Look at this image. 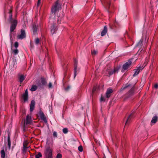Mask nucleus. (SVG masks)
Returning <instances> with one entry per match:
<instances>
[{
	"label": "nucleus",
	"mask_w": 158,
	"mask_h": 158,
	"mask_svg": "<svg viewBox=\"0 0 158 158\" xmlns=\"http://www.w3.org/2000/svg\"><path fill=\"white\" fill-rule=\"evenodd\" d=\"M37 89V87L35 85H33L31 89V90L32 91H34Z\"/></svg>",
	"instance_id": "20"
},
{
	"label": "nucleus",
	"mask_w": 158,
	"mask_h": 158,
	"mask_svg": "<svg viewBox=\"0 0 158 158\" xmlns=\"http://www.w3.org/2000/svg\"><path fill=\"white\" fill-rule=\"evenodd\" d=\"M148 39L147 37H145L144 39L143 38L142 39L137 43L135 48L139 49H145L146 48L145 47H144L143 46V43L144 41V43H147L148 42Z\"/></svg>",
	"instance_id": "1"
},
{
	"label": "nucleus",
	"mask_w": 158,
	"mask_h": 158,
	"mask_svg": "<svg viewBox=\"0 0 158 158\" xmlns=\"http://www.w3.org/2000/svg\"><path fill=\"white\" fill-rule=\"evenodd\" d=\"M10 20H11L12 19V15L11 14L10 15V13H11V11H10Z\"/></svg>",
	"instance_id": "37"
},
{
	"label": "nucleus",
	"mask_w": 158,
	"mask_h": 158,
	"mask_svg": "<svg viewBox=\"0 0 158 158\" xmlns=\"http://www.w3.org/2000/svg\"><path fill=\"white\" fill-rule=\"evenodd\" d=\"M33 32L34 34H35L36 33L37 31V29L36 27V26H33Z\"/></svg>",
	"instance_id": "26"
},
{
	"label": "nucleus",
	"mask_w": 158,
	"mask_h": 158,
	"mask_svg": "<svg viewBox=\"0 0 158 158\" xmlns=\"http://www.w3.org/2000/svg\"><path fill=\"white\" fill-rule=\"evenodd\" d=\"M59 19H58V23L59 22Z\"/></svg>",
	"instance_id": "45"
},
{
	"label": "nucleus",
	"mask_w": 158,
	"mask_h": 158,
	"mask_svg": "<svg viewBox=\"0 0 158 158\" xmlns=\"http://www.w3.org/2000/svg\"><path fill=\"white\" fill-rule=\"evenodd\" d=\"M35 105V102L34 100H32L30 105V111L32 112L34 109Z\"/></svg>",
	"instance_id": "12"
},
{
	"label": "nucleus",
	"mask_w": 158,
	"mask_h": 158,
	"mask_svg": "<svg viewBox=\"0 0 158 158\" xmlns=\"http://www.w3.org/2000/svg\"><path fill=\"white\" fill-rule=\"evenodd\" d=\"M63 131L64 134H66L68 132V130L67 128H64L63 129Z\"/></svg>",
	"instance_id": "28"
},
{
	"label": "nucleus",
	"mask_w": 158,
	"mask_h": 158,
	"mask_svg": "<svg viewBox=\"0 0 158 158\" xmlns=\"http://www.w3.org/2000/svg\"><path fill=\"white\" fill-rule=\"evenodd\" d=\"M79 151L80 152H82L83 151V148L81 146H80L78 148Z\"/></svg>",
	"instance_id": "30"
},
{
	"label": "nucleus",
	"mask_w": 158,
	"mask_h": 158,
	"mask_svg": "<svg viewBox=\"0 0 158 158\" xmlns=\"http://www.w3.org/2000/svg\"><path fill=\"white\" fill-rule=\"evenodd\" d=\"M11 22V24L10 27V31L11 32H12L15 28L17 25V21L16 20H13Z\"/></svg>",
	"instance_id": "7"
},
{
	"label": "nucleus",
	"mask_w": 158,
	"mask_h": 158,
	"mask_svg": "<svg viewBox=\"0 0 158 158\" xmlns=\"http://www.w3.org/2000/svg\"><path fill=\"white\" fill-rule=\"evenodd\" d=\"M43 85H44L45 83H43Z\"/></svg>",
	"instance_id": "44"
},
{
	"label": "nucleus",
	"mask_w": 158,
	"mask_h": 158,
	"mask_svg": "<svg viewBox=\"0 0 158 158\" xmlns=\"http://www.w3.org/2000/svg\"><path fill=\"white\" fill-rule=\"evenodd\" d=\"M35 44L36 45H38L40 44V40L38 38H36L34 40Z\"/></svg>",
	"instance_id": "22"
},
{
	"label": "nucleus",
	"mask_w": 158,
	"mask_h": 158,
	"mask_svg": "<svg viewBox=\"0 0 158 158\" xmlns=\"http://www.w3.org/2000/svg\"><path fill=\"white\" fill-rule=\"evenodd\" d=\"M1 156L3 158H4L5 157V152L4 150H2L1 152Z\"/></svg>",
	"instance_id": "23"
},
{
	"label": "nucleus",
	"mask_w": 158,
	"mask_h": 158,
	"mask_svg": "<svg viewBox=\"0 0 158 158\" xmlns=\"http://www.w3.org/2000/svg\"><path fill=\"white\" fill-rule=\"evenodd\" d=\"M158 118V117L156 115L154 116L151 121V124H155L157 121Z\"/></svg>",
	"instance_id": "14"
},
{
	"label": "nucleus",
	"mask_w": 158,
	"mask_h": 158,
	"mask_svg": "<svg viewBox=\"0 0 158 158\" xmlns=\"http://www.w3.org/2000/svg\"><path fill=\"white\" fill-rule=\"evenodd\" d=\"M42 156V154L40 152H39L35 156L36 158H40V157H41Z\"/></svg>",
	"instance_id": "25"
},
{
	"label": "nucleus",
	"mask_w": 158,
	"mask_h": 158,
	"mask_svg": "<svg viewBox=\"0 0 158 158\" xmlns=\"http://www.w3.org/2000/svg\"><path fill=\"white\" fill-rule=\"evenodd\" d=\"M32 123V120L31 118V115H28L26 117V119L24 120V129L26 127V125L30 124Z\"/></svg>",
	"instance_id": "5"
},
{
	"label": "nucleus",
	"mask_w": 158,
	"mask_h": 158,
	"mask_svg": "<svg viewBox=\"0 0 158 158\" xmlns=\"http://www.w3.org/2000/svg\"><path fill=\"white\" fill-rule=\"evenodd\" d=\"M98 53L97 50H92L91 54L93 55H95Z\"/></svg>",
	"instance_id": "24"
},
{
	"label": "nucleus",
	"mask_w": 158,
	"mask_h": 158,
	"mask_svg": "<svg viewBox=\"0 0 158 158\" xmlns=\"http://www.w3.org/2000/svg\"><path fill=\"white\" fill-rule=\"evenodd\" d=\"M140 70V68L139 67L134 70L135 73L133 75L134 77H135L139 73V71Z\"/></svg>",
	"instance_id": "17"
},
{
	"label": "nucleus",
	"mask_w": 158,
	"mask_h": 158,
	"mask_svg": "<svg viewBox=\"0 0 158 158\" xmlns=\"http://www.w3.org/2000/svg\"><path fill=\"white\" fill-rule=\"evenodd\" d=\"M23 147H24V149H26L27 148V147L25 146L24 145H23Z\"/></svg>",
	"instance_id": "41"
},
{
	"label": "nucleus",
	"mask_w": 158,
	"mask_h": 158,
	"mask_svg": "<svg viewBox=\"0 0 158 158\" xmlns=\"http://www.w3.org/2000/svg\"><path fill=\"white\" fill-rule=\"evenodd\" d=\"M128 86H127L124 87L123 88V89H125Z\"/></svg>",
	"instance_id": "42"
},
{
	"label": "nucleus",
	"mask_w": 158,
	"mask_h": 158,
	"mask_svg": "<svg viewBox=\"0 0 158 158\" xmlns=\"http://www.w3.org/2000/svg\"><path fill=\"white\" fill-rule=\"evenodd\" d=\"M107 11L108 12H109V11L107 9Z\"/></svg>",
	"instance_id": "43"
},
{
	"label": "nucleus",
	"mask_w": 158,
	"mask_h": 158,
	"mask_svg": "<svg viewBox=\"0 0 158 158\" xmlns=\"http://www.w3.org/2000/svg\"><path fill=\"white\" fill-rule=\"evenodd\" d=\"M23 98L24 102H26L27 101L28 94L27 89H26L25 91L24 94L23 95Z\"/></svg>",
	"instance_id": "11"
},
{
	"label": "nucleus",
	"mask_w": 158,
	"mask_h": 158,
	"mask_svg": "<svg viewBox=\"0 0 158 158\" xmlns=\"http://www.w3.org/2000/svg\"><path fill=\"white\" fill-rule=\"evenodd\" d=\"M70 88V87L69 86H68L65 89L67 90H68Z\"/></svg>",
	"instance_id": "38"
},
{
	"label": "nucleus",
	"mask_w": 158,
	"mask_h": 158,
	"mask_svg": "<svg viewBox=\"0 0 158 158\" xmlns=\"http://www.w3.org/2000/svg\"><path fill=\"white\" fill-rule=\"evenodd\" d=\"M40 116L41 119L44 120L45 122H47L46 119L44 116V114L42 112L40 113Z\"/></svg>",
	"instance_id": "16"
},
{
	"label": "nucleus",
	"mask_w": 158,
	"mask_h": 158,
	"mask_svg": "<svg viewBox=\"0 0 158 158\" xmlns=\"http://www.w3.org/2000/svg\"><path fill=\"white\" fill-rule=\"evenodd\" d=\"M154 87L155 88H157L158 87V85L156 84L155 85Z\"/></svg>",
	"instance_id": "40"
},
{
	"label": "nucleus",
	"mask_w": 158,
	"mask_h": 158,
	"mask_svg": "<svg viewBox=\"0 0 158 158\" xmlns=\"http://www.w3.org/2000/svg\"><path fill=\"white\" fill-rule=\"evenodd\" d=\"M54 19L53 17H51L50 18L49 22L52 24L50 28L51 32L52 34L55 33V32L57 30V26L54 23Z\"/></svg>",
	"instance_id": "3"
},
{
	"label": "nucleus",
	"mask_w": 158,
	"mask_h": 158,
	"mask_svg": "<svg viewBox=\"0 0 158 158\" xmlns=\"http://www.w3.org/2000/svg\"><path fill=\"white\" fill-rule=\"evenodd\" d=\"M110 5V2L109 1H106L105 3V7L107 9L109 7Z\"/></svg>",
	"instance_id": "19"
},
{
	"label": "nucleus",
	"mask_w": 158,
	"mask_h": 158,
	"mask_svg": "<svg viewBox=\"0 0 158 158\" xmlns=\"http://www.w3.org/2000/svg\"><path fill=\"white\" fill-rule=\"evenodd\" d=\"M25 77L23 75H21L19 77V81L22 83L25 79Z\"/></svg>",
	"instance_id": "18"
},
{
	"label": "nucleus",
	"mask_w": 158,
	"mask_h": 158,
	"mask_svg": "<svg viewBox=\"0 0 158 158\" xmlns=\"http://www.w3.org/2000/svg\"><path fill=\"white\" fill-rule=\"evenodd\" d=\"M113 92V90L111 89H108L106 91V95L107 98H109L110 95V94L111 93Z\"/></svg>",
	"instance_id": "13"
},
{
	"label": "nucleus",
	"mask_w": 158,
	"mask_h": 158,
	"mask_svg": "<svg viewBox=\"0 0 158 158\" xmlns=\"http://www.w3.org/2000/svg\"><path fill=\"white\" fill-rule=\"evenodd\" d=\"M41 0H38L37 3V5L38 6L40 3V1Z\"/></svg>",
	"instance_id": "39"
},
{
	"label": "nucleus",
	"mask_w": 158,
	"mask_h": 158,
	"mask_svg": "<svg viewBox=\"0 0 158 158\" xmlns=\"http://www.w3.org/2000/svg\"><path fill=\"white\" fill-rule=\"evenodd\" d=\"M94 90V89H93V90Z\"/></svg>",
	"instance_id": "46"
},
{
	"label": "nucleus",
	"mask_w": 158,
	"mask_h": 158,
	"mask_svg": "<svg viewBox=\"0 0 158 158\" xmlns=\"http://www.w3.org/2000/svg\"><path fill=\"white\" fill-rule=\"evenodd\" d=\"M118 71L117 69H114V70H111L110 69H108L106 71V74H108L109 75H111L114 73H116Z\"/></svg>",
	"instance_id": "10"
},
{
	"label": "nucleus",
	"mask_w": 158,
	"mask_h": 158,
	"mask_svg": "<svg viewBox=\"0 0 158 158\" xmlns=\"http://www.w3.org/2000/svg\"><path fill=\"white\" fill-rule=\"evenodd\" d=\"M54 137H57V133L56 131H54L53 134Z\"/></svg>",
	"instance_id": "29"
},
{
	"label": "nucleus",
	"mask_w": 158,
	"mask_h": 158,
	"mask_svg": "<svg viewBox=\"0 0 158 158\" xmlns=\"http://www.w3.org/2000/svg\"><path fill=\"white\" fill-rule=\"evenodd\" d=\"M131 114L130 115H129V117H128L127 119L126 122L125 123V125H126L127 124V123H128L129 121L130 120V118L131 117Z\"/></svg>",
	"instance_id": "27"
},
{
	"label": "nucleus",
	"mask_w": 158,
	"mask_h": 158,
	"mask_svg": "<svg viewBox=\"0 0 158 158\" xmlns=\"http://www.w3.org/2000/svg\"><path fill=\"white\" fill-rule=\"evenodd\" d=\"M61 8V5L59 4L58 1H56L52 6L51 9V13L52 14H54L53 16L55 15V13L60 10Z\"/></svg>",
	"instance_id": "2"
},
{
	"label": "nucleus",
	"mask_w": 158,
	"mask_h": 158,
	"mask_svg": "<svg viewBox=\"0 0 158 158\" xmlns=\"http://www.w3.org/2000/svg\"><path fill=\"white\" fill-rule=\"evenodd\" d=\"M14 46L15 48H17L18 46V43L17 42H15Z\"/></svg>",
	"instance_id": "31"
},
{
	"label": "nucleus",
	"mask_w": 158,
	"mask_h": 158,
	"mask_svg": "<svg viewBox=\"0 0 158 158\" xmlns=\"http://www.w3.org/2000/svg\"><path fill=\"white\" fill-rule=\"evenodd\" d=\"M7 141H8V146L9 148H10V145H11V143H10V136H8V137Z\"/></svg>",
	"instance_id": "21"
},
{
	"label": "nucleus",
	"mask_w": 158,
	"mask_h": 158,
	"mask_svg": "<svg viewBox=\"0 0 158 158\" xmlns=\"http://www.w3.org/2000/svg\"><path fill=\"white\" fill-rule=\"evenodd\" d=\"M100 100L101 102L104 101H105V99L102 96L100 98Z\"/></svg>",
	"instance_id": "34"
},
{
	"label": "nucleus",
	"mask_w": 158,
	"mask_h": 158,
	"mask_svg": "<svg viewBox=\"0 0 158 158\" xmlns=\"http://www.w3.org/2000/svg\"><path fill=\"white\" fill-rule=\"evenodd\" d=\"M12 52L14 53L15 54H16L18 53V50H14Z\"/></svg>",
	"instance_id": "33"
},
{
	"label": "nucleus",
	"mask_w": 158,
	"mask_h": 158,
	"mask_svg": "<svg viewBox=\"0 0 158 158\" xmlns=\"http://www.w3.org/2000/svg\"><path fill=\"white\" fill-rule=\"evenodd\" d=\"M107 33V28L106 26L104 27V29L102 31L101 35L102 36H103L105 35Z\"/></svg>",
	"instance_id": "15"
},
{
	"label": "nucleus",
	"mask_w": 158,
	"mask_h": 158,
	"mask_svg": "<svg viewBox=\"0 0 158 158\" xmlns=\"http://www.w3.org/2000/svg\"><path fill=\"white\" fill-rule=\"evenodd\" d=\"M131 61L129 60L128 61L125 63L123 66V69L124 70H127L131 66Z\"/></svg>",
	"instance_id": "8"
},
{
	"label": "nucleus",
	"mask_w": 158,
	"mask_h": 158,
	"mask_svg": "<svg viewBox=\"0 0 158 158\" xmlns=\"http://www.w3.org/2000/svg\"><path fill=\"white\" fill-rule=\"evenodd\" d=\"M129 93H131V94L132 95L133 94L134 91H133V89H131L129 92Z\"/></svg>",
	"instance_id": "36"
},
{
	"label": "nucleus",
	"mask_w": 158,
	"mask_h": 158,
	"mask_svg": "<svg viewBox=\"0 0 158 158\" xmlns=\"http://www.w3.org/2000/svg\"><path fill=\"white\" fill-rule=\"evenodd\" d=\"M62 156L61 154L58 153L56 157V158H61Z\"/></svg>",
	"instance_id": "32"
},
{
	"label": "nucleus",
	"mask_w": 158,
	"mask_h": 158,
	"mask_svg": "<svg viewBox=\"0 0 158 158\" xmlns=\"http://www.w3.org/2000/svg\"><path fill=\"white\" fill-rule=\"evenodd\" d=\"M52 87V85L51 83L50 82L49 83V85H48V88H51Z\"/></svg>",
	"instance_id": "35"
},
{
	"label": "nucleus",
	"mask_w": 158,
	"mask_h": 158,
	"mask_svg": "<svg viewBox=\"0 0 158 158\" xmlns=\"http://www.w3.org/2000/svg\"><path fill=\"white\" fill-rule=\"evenodd\" d=\"M26 37V33L24 30L21 29V34L18 35L17 38L18 39L22 40Z\"/></svg>",
	"instance_id": "9"
},
{
	"label": "nucleus",
	"mask_w": 158,
	"mask_h": 158,
	"mask_svg": "<svg viewBox=\"0 0 158 158\" xmlns=\"http://www.w3.org/2000/svg\"><path fill=\"white\" fill-rule=\"evenodd\" d=\"M77 62L78 61L77 60L75 59L74 60V78H75L77 73H79L80 71V68H77Z\"/></svg>",
	"instance_id": "6"
},
{
	"label": "nucleus",
	"mask_w": 158,
	"mask_h": 158,
	"mask_svg": "<svg viewBox=\"0 0 158 158\" xmlns=\"http://www.w3.org/2000/svg\"><path fill=\"white\" fill-rule=\"evenodd\" d=\"M44 153L46 158H52V151L50 147L46 148Z\"/></svg>",
	"instance_id": "4"
}]
</instances>
